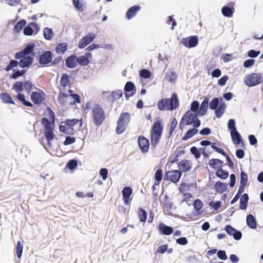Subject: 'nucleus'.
Masks as SVG:
<instances>
[{
	"instance_id": "nucleus-46",
	"label": "nucleus",
	"mask_w": 263,
	"mask_h": 263,
	"mask_svg": "<svg viewBox=\"0 0 263 263\" xmlns=\"http://www.w3.org/2000/svg\"><path fill=\"white\" fill-rule=\"evenodd\" d=\"M33 84L30 80L24 82V89L28 92L30 93L33 89Z\"/></svg>"
},
{
	"instance_id": "nucleus-14",
	"label": "nucleus",
	"mask_w": 263,
	"mask_h": 263,
	"mask_svg": "<svg viewBox=\"0 0 263 263\" xmlns=\"http://www.w3.org/2000/svg\"><path fill=\"white\" fill-rule=\"evenodd\" d=\"M198 43V39L196 36H191L187 37H183L181 41V43L187 48L195 47Z\"/></svg>"
},
{
	"instance_id": "nucleus-57",
	"label": "nucleus",
	"mask_w": 263,
	"mask_h": 263,
	"mask_svg": "<svg viewBox=\"0 0 263 263\" xmlns=\"http://www.w3.org/2000/svg\"><path fill=\"white\" fill-rule=\"evenodd\" d=\"M247 181V174L245 172L242 171L240 174V184L242 185H246Z\"/></svg>"
},
{
	"instance_id": "nucleus-54",
	"label": "nucleus",
	"mask_w": 263,
	"mask_h": 263,
	"mask_svg": "<svg viewBox=\"0 0 263 263\" xmlns=\"http://www.w3.org/2000/svg\"><path fill=\"white\" fill-rule=\"evenodd\" d=\"M194 206L197 211H200L203 207V203L200 199H196L194 202Z\"/></svg>"
},
{
	"instance_id": "nucleus-11",
	"label": "nucleus",
	"mask_w": 263,
	"mask_h": 263,
	"mask_svg": "<svg viewBox=\"0 0 263 263\" xmlns=\"http://www.w3.org/2000/svg\"><path fill=\"white\" fill-rule=\"evenodd\" d=\"M39 30L40 27L37 23L30 22L24 28L23 33L25 35L31 36L33 34H36Z\"/></svg>"
},
{
	"instance_id": "nucleus-45",
	"label": "nucleus",
	"mask_w": 263,
	"mask_h": 263,
	"mask_svg": "<svg viewBox=\"0 0 263 263\" xmlns=\"http://www.w3.org/2000/svg\"><path fill=\"white\" fill-rule=\"evenodd\" d=\"M177 121L176 118H174L170 124V131L168 133V138L171 137L173 133L174 132V130L175 129L176 126L177 125Z\"/></svg>"
},
{
	"instance_id": "nucleus-3",
	"label": "nucleus",
	"mask_w": 263,
	"mask_h": 263,
	"mask_svg": "<svg viewBox=\"0 0 263 263\" xmlns=\"http://www.w3.org/2000/svg\"><path fill=\"white\" fill-rule=\"evenodd\" d=\"M201 124L197 114L191 110H187L182 116L179 124L180 130H183L186 125H193L194 127L197 128Z\"/></svg>"
},
{
	"instance_id": "nucleus-60",
	"label": "nucleus",
	"mask_w": 263,
	"mask_h": 263,
	"mask_svg": "<svg viewBox=\"0 0 263 263\" xmlns=\"http://www.w3.org/2000/svg\"><path fill=\"white\" fill-rule=\"evenodd\" d=\"M228 128L231 130L230 132H235L237 130L235 127V120L234 119L229 120L228 123Z\"/></svg>"
},
{
	"instance_id": "nucleus-48",
	"label": "nucleus",
	"mask_w": 263,
	"mask_h": 263,
	"mask_svg": "<svg viewBox=\"0 0 263 263\" xmlns=\"http://www.w3.org/2000/svg\"><path fill=\"white\" fill-rule=\"evenodd\" d=\"M23 248L22 242L21 241H18L16 246V253L18 258H20L22 256Z\"/></svg>"
},
{
	"instance_id": "nucleus-23",
	"label": "nucleus",
	"mask_w": 263,
	"mask_h": 263,
	"mask_svg": "<svg viewBox=\"0 0 263 263\" xmlns=\"http://www.w3.org/2000/svg\"><path fill=\"white\" fill-rule=\"evenodd\" d=\"M158 230L161 234L165 235H169L173 232L172 227L167 226L163 223L159 224Z\"/></svg>"
},
{
	"instance_id": "nucleus-40",
	"label": "nucleus",
	"mask_w": 263,
	"mask_h": 263,
	"mask_svg": "<svg viewBox=\"0 0 263 263\" xmlns=\"http://www.w3.org/2000/svg\"><path fill=\"white\" fill-rule=\"evenodd\" d=\"M137 213L139 218L140 221L142 222H145L147 218V213L142 208H139L138 209Z\"/></svg>"
},
{
	"instance_id": "nucleus-17",
	"label": "nucleus",
	"mask_w": 263,
	"mask_h": 263,
	"mask_svg": "<svg viewBox=\"0 0 263 263\" xmlns=\"http://www.w3.org/2000/svg\"><path fill=\"white\" fill-rule=\"evenodd\" d=\"M193 166V163L191 160L183 159L179 161L177 164L178 168L181 172H187L190 171Z\"/></svg>"
},
{
	"instance_id": "nucleus-52",
	"label": "nucleus",
	"mask_w": 263,
	"mask_h": 263,
	"mask_svg": "<svg viewBox=\"0 0 263 263\" xmlns=\"http://www.w3.org/2000/svg\"><path fill=\"white\" fill-rule=\"evenodd\" d=\"M224 106L220 105L218 108L215 109V115L217 118H220L224 113Z\"/></svg>"
},
{
	"instance_id": "nucleus-13",
	"label": "nucleus",
	"mask_w": 263,
	"mask_h": 263,
	"mask_svg": "<svg viewBox=\"0 0 263 263\" xmlns=\"http://www.w3.org/2000/svg\"><path fill=\"white\" fill-rule=\"evenodd\" d=\"M65 90H60L58 96L57 100L61 105L67 106L72 105L70 100V97L68 93L65 92Z\"/></svg>"
},
{
	"instance_id": "nucleus-6",
	"label": "nucleus",
	"mask_w": 263,
	"mask_h": 263,
	"mask_svg": "<svg viewBox=\"0 0 263 263\" xmlns=\"http://www.w3.org/2000/svg\"><path fill=\"white\" fill-rule=\"evenodd\" d=\"M163 132V126L160 121L155 122L152 127L150 136L152 147L155 148L159 143Z\"/></svg>"
},
{
	"instance_id": "nucleus-27",
	"label": "nucleus",
	"mask_w": 263,
	"mask_h": 263,
	"mask_svg": "<svg viewBox=\"0 0 263 263\" xmlns=\"http://www.w3.org/2000/svg\"><path fill=\"white\" fill-rule=\"evenodd\" d=\"M223 162L218 159H211L209 161V165L212 168L218 170L223 166Z\"/></svg>"
},
{
	"instance_id": "nucleus-15",
	"label": "nucleus",
	"mask_w": 263,
	"mask_h": 263,
	"mask_svg": "<svg viewBox=\"0 0 263 263\" xmlns=\"http://www.w3.org/2000/svg\"><path fill=\"white\" fill-rule=\"evenodd\" d=\"M96 37V35L92 33H88L86 35L83 37L79 42L78 47L80 49L85 48L86 46L92 42Z\"/></svg>"
},
{
	"instance_id": "nucleus-30",
	"label": "nucleus",
	"mask_w": 263,
	"mask_h": 263,
	"mask_svg": "<svg viewBox=\"0 0 263 263\" xmlns=\"http://www.w3.org/2000/svg\"><path fill=\"white\" fill-rule=\"evenodd\" d=\"M246 222L249 228L252 229H255L257 228V223L254 217L249 214L247 216Z\"/></svg>"
},
{
	"instance_id": "nucleus-4",
	"label": "nucleus",
	"mask_w": 263,
	"mask_h": 263,
	"mask_svg": "<svg viewBox=\"0 0 263 263\" xmlns=\"http://www.w3.org/2000/svg\"><path fill=\"white\" fill-rule=\"evenodd\" d=\"M90 109V116L94 125L97 126L101 125L106 118L103 108L99 104H94Z\"/></svg>"
},
{
	"instance_id": "nucleus-28",
	"label": "nucleus",
	"mask_w": 263,
	"mask_h": 263,
	"mask_svg": "<svg viewBox=\"0 0 263 263\" xmlns=\"http://www.w3.org/2000/svg\"><path fill=\"white\" fill-rule=\"evenodd\" d=\"M68 92L69 96L70 97V100L72 105L81 103V98L79 95L73 93V91L71 89H69Z\"/></svg>"
},
{
	"instance_id": "nucleus-1",
	"label": "nucleus",
	"mask_w": 263,
	"mask_h": 263,
	"mask_svg": "<svg viewBox=\"0 0 263 263\" xmlns=\"http://www.w3.org/2000/svg\"><path fill=\"white\" fill-rule=\"evenodd\" d=\"M48 117L51 120V122L46 118H43L41 119V123L43 127L44 134L47 141V145L51 146V142L52 141L55 135L53 132L54 128V114L52 109L48 107L47 109Z\"/></svg>"
},
{
	"instance_id": "nucleus-42",
	"label": "nucleus",
	"mask_w": 263,
	"mask_h": 263,
	"mask_svg": "<svg viewBox=\"0 0 263 263\" xmlns=\"http://www.w3.org/2000/svg\"><path fill=\"white\" fill-rule=\"evenodd\" d=\"M216 175L221 179H226L229 176V173L228 171H224L220 168L216 171Z\"/></svg>"
},
{
	"instance_id": "nucleus-39",
	"label": "nucleus",
	"mask_w": 263,
	"mask_h": 263,
	"mask_svg": "<svg viewBox=\"0 0 263 263\" xmlns=\"http://www.w3.org/2000/svg\"><path fill=\"white\" fill-rule=\"evenodd\" d=\"M16 98L20 101L22 102L24 105H25L26 106H28V107H32L33 106V105L31 102L26 100L24 94H22L21 92H19L16 95Z\"/></svg>"
},
{
	"instance_id": "nucleus-37",
	"label": "nucleus",
	"mask_w": 263,
	"mask_h": 263,
	"mask_svg": "<svg viewBox=\"0 0 263 263\" xmlns=\"http://www.w3.org/2000/svg\"><path fill=\"white\" fill-rule=\"evenodd\" d=\"M67 43H62L57 45L55 50L57 53L64 54L67 50Z\"/></svg>"
},
{
	"instance_id": "nucleus-61",
	"label": "nucleus",
	"mask_w": 263,
	"mask_h": 263,
	"mask_svg": "<svg viewBox=\"0 0 263 263\" xmlns=\"http://www.w3.org/2000/svg\"><path fill=\"white\" fill-rule=\"evenodd\" d=\"M190 189V185L186 184H181L179 188L180 193L183 194L186 193V192L188 191Z\"/></svg>"
},
{
	"instance_id": "nucleus-47",
	"label": "nucleus",
	"mask_w": 263,
	"mask_h": 263,
	"mask_svg": "<svg viewBox=\"0 0 263 263\" xmlns=\"http://www.w3.org/2000/svg\"><path fill=\"white\" fill-rule=\"evenodd\" d=\"M123 93L121 90H117L112 91L111 93V97L112 101L119 99L122 96Z\"/></svg>"
},
{
	"instance_id": "nucleus-51",
	"label": "nucleus",
	"mask_w": 263,
	"mask_h": 263,
	"mask_svg": "<svg viewBox=\"0 0 263 263\" xmlns=\"http://www.w3.org/2000/svg\"><path fill=\"white\" fill-rule=\"evenodd\" d=\"M25 72H26V70H22L20 71L18 70H15L14 69L13 73L11 75V77L12 79H16L18 77L22 76L25 73Z\"/></svg>"
},
{
	"instance_id": "nucleus-64",
	"label": "nucleus",
	"mask_w": 263,
	"mask_h": 263,
	"mask_svg": "<svg viewBox=\"0 0 263 263\" xmlns=\"http://www.w3.org/2000/svg\"><path fill=\"white\" fill-rule=\"evenodd\" d=\"M217 256L219 259L223 260H225L228 258L226 253L225 251L223 250L218 251L217 252Z\"/></svg>"
},
{
	"instance_id": "nucleus-24",
	"label": "nucleus",
	"mask_w": 263,
	"mask_h": 263,
	"mask_svg": "<svg viewBox=\"0 0 263 263\" xmlns=\"http://www.w3.org/2000/svg\"><path fill=\"white\" fill-rule=\"evenodd\" d=\"M234 3H231L229 4L230 6H224L222 8L221 12L224 16L231 17L233 16L234 12Z\"/></svg>"
},
{
	"instance_id": "nucleus-7",
	"label": "nucleus",
	"mask_w": 263,
	"mask_h": 263,
	"mask_svg": "<svg viewBox=\"0 0 263 263\" xmlns=\"http://www.w3.org/2000/svg\"><path fill=\"white\" fill-rule=\"evenodd\" d=\"M80 120L77 119H67L62 122L60 125V132L66 134H72L74 133L73 127L77 124ZM80 126L82 125V121H80Z\"/></svg>"
},
{
	"instance_id": "nucleus-20",
	"label": "nucleus",
	"mask_w": 263,
	"mask_h": 263,
	"mask_svg": "<svg viewBox=\"0 0 263 263\" xmlns=\"http://www.w3.org/2000/svg\"><path fill=\"white\" fill-rule=\"evenodd\" d=\"M225 230L229 235L233 236L234 238L237 240H240L242 237L241 232L237 231L230 225H227Z\"/></svg>"
},
{
	"instance_id": "nucleus-31",
	"label": "nucleus",
	"mask_w": 263,
	"mask_h": 263,
	"mask_svg": "<svg viewBox=\"0 0 263 263\" xmlns=\"http://www.w3.org/2000/svg\"><path fill=\"white\" fill-rule=\"evenodd\" d=\"M230 134L232 141L235 145H238L241 142L242 139L241 135L237 130L230 132Z\"/></svg>"
},
{
	"instance_id": "nucleus-5",
	"label": "nucleus",
	"mask_w": 263,
	"mask_h": 263,
	"mask_svg": "<svg viewBox=\"0 0 263 263\" xmlns=\"http://www.w3.org/2000/svg\"><path fill=\"white\" fill-rule=\"evenodd\" d=\"M179 102L177 96L174 93L170 99H162L157 103V106L159 110H173L179 107Z\"/></svg>"
},
{
	"instance_id": "nucleus-38",
	"label": "nucleus",
	"mask_w": 263,
	"mask_h": 263,
	"mask_svg": "<svg viewBox=\"0 0 263 263\" xmlns=\"http://www.w3.org/2000/svg\"><path fill=\"white\" fill-rule=\"evenodd\" d=\"M215 187L216 191L220 193H224L228 189L227 184L222 183L220 181H218L215 183Z\"/></svg>"
},
{
	"instance_id": "nucleus-56",
	"label": "nucleus",
	"mask_w": 263,
	"mask_h": 263,
	"mask_svg": "<svg viewBox=\"0 0 263 263\" xmlns=\"http://www.w3.org/2000/svg\"><path fill=\"white\" fill-rule=\"evenodd\" d=\"M19 65L18 62L15 60H11L9 65L5 68V70L7 71H9L11 70L13 68L17 67Z\"/></svg>"
},
{
	"instance_id": "nucleus-34",
	"label": "nucleus",
	"mask_w": 263,
	"mask_h": 263,
	"mask_svg": "<svg viewBox=\"0 0 263 263\" xmlns=\"http://www.w3.org/2000/svg\"><path fill=\"white\" fill-rule=\"evenodd\" d=\"M249 200V196L247 194L245 193L242 195L240 200V209L246 210L247 208Z\"/></svg>"
},
{
	"instance_id": "nucleus-12",
	"label": "nucleus",
	"mask_w": 263,
	"mask_h": 263,
	"mask_svg": "<svg viewBox=\"0 0 263 263\" xmlns=\"http://www.w3.org/2000/svg\"><path fill=\"white\" fill-rule=\"evenodd\" d=\"M136 87L133 82L128 81L126 83L124 88V92L126 100L133 96L136 93Z\"/></svg>"
},
{
	"instance_id": "nucleus-21",
	"label": "nucleus",
	"mask_w": 263,
	"mask_h": 263,
	"mask_svg": "<svg viewBox=\"0 0 263 263\" xmlns=\"http://www.w3.org/2000/svg\"><path fill=\"white\" fill-rule=\"evenodd\" d=\"M52 55L51 51L44 52L40 57L39 63L41 65H47L52 61Z\"/></svg>"
},
{
	"instance_id": "nucleus-41",
	"label": "nucleus",
	"mask_w": 263,
	"mask_h": 263,
	"mask_svg": "<svg viewBox=\"0 0 263 263\" xmlns=\"http://www.w3.org/2000/svg\"><path fill=\"white\" fill-rule=\"evenodd\" d=\"M43 34L44 37L47 40H51L54 35L52 30L47 27L44 29Z\"/></svg>"
},
{
	"instance_id": "nucleus-62",
	"label": "nucleus",
	"mask_w": 263,
	"mask_h": 263,
	"mask_svg": "<svg viewBox=\"0 0 263 263\" xmlns=\"http://www.w3.org/2000/svg\"><path fill=\"white\" fill-rule=\"evenodd\" d=\"M210 206L213 208L215 210H217L221 205V202L220 201L216 202H210L209 203Z\"/></svg>"
},
{
	"instance_id": "nucleus-59",
	"label": "nucleus",
	"mask_w": 263,
	"mask_h": 263,
	"mask_svg": "<svg viewBox=\"0 0 263 263\" xmlns=\"http://www.w3.org/2000/svg\"><path fill=\"white\" fill-rule=\"evenodd\" d=\"M140 75L142 78L148 79L150 78L151 74L149 70L146 69H143L140 71Z\"/></svg>"
},
{
	"instance_id": "nucleus-32",
	"label": "nucleus",
	"mask_w": 263,
	"mask_h": 263,
	"mask_svg": "<svg viewBox=\"0 0 263 263\" xmlns=\"http://www.w3.org/2000/svg\"><path fill=\"white\" fill-rule=\"evenodd\" d=\"M209 102V100L208 98H205L202 102L199 109V114L201 116H203L206 114L208 108Z\"/></svg>"
},
{
	"instance_id": "nucleus-26",
	"label": "nucleus",
	"mask_w": 263,
	"mask_h": 263,
	"mask_svg": "<svg viewBox=\"0 0 263 263\" xmlns=\"http://www.w3.org/2000/svg\"><path fill=\"white\" fill-rule=\"evenodd\" d=\"M141 9L139 5H134L129 8L126 13V17L127 20H130L135 16L137 12Z\"/></svg>"
},
{
	"instance_id": "nucleus-58",
	"label": "nucleus",
	"mask_w": 263,
	"mask_h": 263,
	"mask_svg": "<svg viewBox=\"0 0 263 263\" xmlns=\"http://www.w3.org/2000/svg\"><path fill=\"white\" fill-rule=\"evenodd\" d=\"M190 152L194 156L196 159H198L201 156V154L199 150L195 146L192 147L190 149Z\"/></svg>"
},
{
	"instance_id": "nucleus-36",
	"label": "nucleus",
	"mask_w": 263,
	"mask_h": 263,
	"mask_svg": "<svg viewBox=\"0 0 263 263\" xmlns=\"http://www.w3.org/2000/svg\"><path fill=\"white\" fill-rule=\"evenodd\" d=\"M198 130L196 129V128L194 127L193 128H191L189 130H188L184 136L182 137V140L184 141H186L192 137H193L194 135L197 134L198 133Z\"/></svg>"
},
{
	"instance_id": "nucleus-2",
	"label": "nucleus",
	"mask_w": 263,
	"mask_h": 263,
	"mask_svg": "<svg viewBox=\"0 0 263 263\" xmlns=\"http://www.w3.org/2000/svg\"><path fill=\"white\" fill-rule=\"evenodd\" d=\"M34 45L33 44H28L23 50L17 52L15 55L16 59H20L19 66L22 68L27 67L30 66L33 61L32 58L31 57Z\"/></svg>"
},
{
	"instance_id": "nucleus-44",
	"label": "nucleus",
	"mask_w": 263,
	"mask_h": 263,
	"mask_svg": "<svg viewBox=\"0 0 263 263\" xmlns=\"http://www.w3.org/2000/svg\"><path fill=\"white\" fill-rule=\"evenodd\" d=\"M13 88L17 93L22 92L24 89V82L22 81L16 82L13 85Z\"/></svg>"
},
{
	"instance_id": "nucleus-8",
	"label": "nucleus",
	"mask_w": 263,
	"mask_h": 263,
	"mask_svg": "<svg viewBox=\"0 0 263 263\" xmlns=\"http://www.w3.org/2000/svg\"><path fill=\"white\" fill-rule=\"evenodd\" d=\"M130 119V115L128 112H122L120 114L116 127V132L118 134H121L125 130Z\"/></svg>"
},
{
	"instance_id": "nucleus-55",
	"label": "nucleus",
	"mask_w": 263,
	"mask_h": 263,
	"mask_svg": "<svg viewBox=\"0 0 263 263\" xmlns=\"http://www.w3.org/2000/svg\"><path fill=\"white\" fill-rule=\"evenodd\" d=\"M78 163L76 160H69L66 164V166L70 170H72L77 167Z\"/></svg>"
},
{
	"instance_id": "nucleus-50",
	"label": "nucleus",
	"mask_w": 263,
	"mask_h": 263,
	"mask_svg": "<svg viewBox=\"0 0 263 263\" xmlns=\"http://www.w3.org/2000/svg\"><path fill=\"white\" fill-rule=\"evenodd\" d=\"M166 79L168 81L170 82L175 81L177 79V75L176 72L174 71L167 72L166 74Z\"/></svg>"
},
{
	"instance_id": "nucleus-25",
	"label": "nucleus",
	"mask_w": 263,
	"mask_h": 263,
	"mask_svg": "<svg viewBox=\"0 0 263 263\" xmlns=\"http://www.w3.org/2000/svg\"><path fill=\"white\" fill-rule=\"evenodd\" d=\"M65 65L69 68H73L78 65L77 57L75 54H71L65 61Z\"/></svg>"
},
{
	"instance_id": "nucleus-43",
	"label": "nucleus",
	"mask_w": 263,
	"mask_h": 263,
	"mask_svg": "<svg viewBox=\"0 0 263 263\" xmlns=\"http://www.w3.org/2000/svg\"><path fill=\"white\" fill-rule=\"evenodd\" d=\"M78 64L82 66H87L90 62L89 60L88 59L87 57L84 55H81L79 57H77Z\"/></svg>"
},
{
	"instance_id": "nucleus-49",
	"label": "nucleus",
	"mask_w": 263,
	"mask_h": 263,
	"mask_svg": "<svg viewBox=\"0 0 263 263\" xmlns=\"http://www.w3.org/2000/svg\"><path fill=\"white\" fill-rule=\"evenodd\" d=\"M216 145L220 146V144L219 143H212L211 147L214 149L216 152L221 154L223 156L226 155V153L222 149L219 148Z\"/></svg>"
},
{
	"instance_id": "nucleus-22",
	"label": "nucleus",
	"mask_w": 263,
	"mask_h": 263,
	"mask_svg": "<svg viewBox=\"0 0 263 263\" xmlns=\"http://www.w3.org/2000/svg\"><path fill=\"white\" fill-rule=\"evenodd\" d=\"M70 85L69 76L66 73L62 74L60 82V90H66L65 88L67 86H70Z\"/></svg>"
},
{
	"instance_id": "nucleus-18",
	"label": "nucleus",
	"mask_w": 263,
	"mask_h": 263,
	"mask_svg": "<svg viewBox=\"0 0 263 263\" xmlns=\"http://www.w3.org/2000/svg\"><path fill=\"white\" fill-rule=\"evenodd\" d=\"M181 175L182 172L179 170L170 171L166 173L167 178L173 183H177L180 179Z\"/></svg>"
},
{
	"instance_id": "nucleus-19",
	"label": "nucleus",
	"mask_w": 263,
	"mask_h": 263,
	"mask_svg": "<svg viewBox=\"0 0 263 263\" xmlns=\"http://www.w3.org/2000/svg\"><path fill=\"white\" fill-rule=\"evenodd\" d=\"M122 193L124 204L126 205L129 204L132 200L130 196L133 193L132 189L129 186L125 187L123 188Z\"/></svg>"
},
{
	"instance_id": "nucleus-53",
	"label": "nucleus",
	"mask_w": 263,
	"mask_h": 263,
	"mask_svg": "<svg viewBox=\"0 0 263 263\" xmlns=\"http://www.w3.org/2000/svg\"><path fill=\"white\" fill-rule=\"evenodd\" d=\"M219 104V99L218 98H214L213 99L210 103V109L214 110L216 109Z\"/></svg>"
},
{
	"instance_id": "nucleus-10",
	"label": "nucleus",
	"mask_w": 263,
	"mask_h": 263,
	"mask_svg": "<svg viewBox=\"0 0 263 263\" xmlns=\"http://www.w3.org/2000/svg\"><path fill=\"white\" fill-rule=\"evenodd\" d=\"M30 98L34 104L40 105L46 100V94L42 90L38 89L31 93Z\"/></svg>"
},
{
	"instance_id": "nucleus-63",
	"label": "nucleus",
	"mask_w": 263,
	"mask_h": 263,
	"mask_svg": "<svg viewBox=\"0 0 263 263\" xmlns=\"http://www.w3.org/2000/svg\"><path fill=\"white\" fill-rule=\"evenodd\" d=\"M76 141V139L74 137H71L70 136H67L66 137L65 140L64 142V145H67L71 144L74 143Z\"/></svg>"
},
{
	"instance_id": "nucleus-33",
	"label": "nucleus",
	"mask_w": 263,
	"mask_h": 263,
	"mask_svg": "<svg viewBox=\"0 0 263 263\" xmlns=\"http://www.w3.org/2000/svg\"><path fill=\"white\" fill-rule=\"evenodd\" d=\"M0 98L4 103L11 104H15L10 95L7 93H1L0 94Z\"/></svg>"
},
{
	"instance_id": "nucleus-35",
	"label": "nucleus",
	"mask_w": 263,
	"mask_h": 263,
	"mask_svg": "<svg viewBox=\"0 0 263 263\" xmlns=\"http://www.w3.org/2000/svg\"><path fill=\"white\" fill-rule=\"evenodd\" d=\"M26 21L25 20H21L18 21L13 28V31L15 33H19L26 25Z\"/></svg>"
},
{
	"instance_id": "nucleus-16",
	"label": "nucleus",
	"mask_w": 263,
	"mask_h": 263,
	"mask_svg": "<svg viewBox=\"0 0 263 263\" xmlns=\"http://www.w3.org/2000/svg\"><path fill=\"white\" fill-rule=\"evenodd\" d=\"M138 143L141 151L146 153L149 149V141L143 136H140L138 139Z\"/></svg>"
},
{
	"instance_id": "nucleus-9",
	"label": "nucleus",
	"mask_w": 263,
	"mask_h": 263,
	"mask_svg": "<svg viewBox=\"0 0 263 263\" xmlns=\"http://www.w3.org/2000/svg\"><path fill=\"white\" fill-rule=\"evenodd\" d=\"M261 81V74L258 73H252L247 75L244 80L246 85L250 87L259 84Z\"/></svg>"
},
{
	"instance_id": "nucleus-29",
	"label": "nucleus",
	"mask_w": 263,
	"mask_h": 263,
	"mask_svg": "<svg viewBox=\"0 0 263 263\" xmlns=\"http://www.w3.org/2000/svg\"><path fill=\"white\" fill-rule=\"evenodd\" d=\"M162 179V170L158 169L155 174V182L153 186V190H155V186L158 185Z\"/></svg>"
}]
</instances>
